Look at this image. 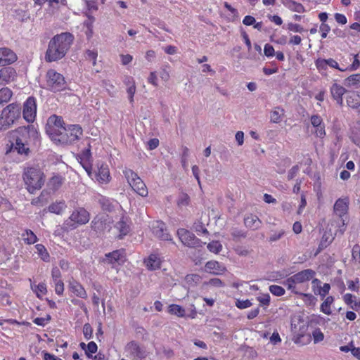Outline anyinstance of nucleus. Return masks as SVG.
Returning a JSON list of instances; mask_svg holds the SVG:
<instances>
[{
  "label": "nucleus",
  "mask_w": 360,
  "mask_h": 360,
  "mask_svg": "<svg viewBox=\"0 0 360 360\" xmlns=\"http://www.w3.org/2000/svg\"><path fill=\"white\" fill-rule=\"evenodd\" d=\"M300 168L297 165L293 166L288 172V179L292 180L299 172Z\"/></svg>",
  "instance_id": "338daca9"
},
{
  "label": "nucleus",
  "mask_w": 360,
  "mask_h": 360,
  "mask_svg": "<svg viewBox=\"0 0 360 360\" xmlns=\"http://www.w3.org/2000/svg\"><path fill=\"white\" fill-rule=\"evenodd\" d=\"M244 224L246 227L252 230H256L261 226L262 221L257 216L250 214L244 219Z\"/></svg>",
  "instance_id": "a878e982"
},
{
  "label": "nucleus",
  "mask_w": 360,
  "mask_h": 360,
  "mask_svg": "<svg viewBox=\"0 0 360 360\" xmlns=\"http://www.w3.org/2000/svg\"><path fill=\"white\" fill-rule=\"evenodd\" d=\"M347 105L353 108H357L359 105L360 100L359 96L356 93H351L347 97Z\"/></svg>",
  "instance_id": "ea45409f"
},
{
  "label": "nucleus",
  "mask_w": 360,
  "mask_h": 360,
  "mask_svg": "<svg viewBox=\"0 0 360 360\" xmlns=\"http://www.w3.org/2000/svg\"><path fill=\"white\" fill-rule=\"evenodd\" d=\"M348 289L351 291L359 292L360 289V281L358 278L355 280H349L347 281Z\"/></svg>",
  "instance_id": "37998d69"
},
{
  "label": "nucleus",
  "mask_w": 360,
  "mask_h": 360,
  "mask_svg": "<svg viewBox=\"0 0 360 360\" xmlns=\"http://www.w3.org/2000/svg\"><path fill=\"white\" fill-rule=\"evenodd\" d=\"M123 173L127 182L136 193L142 197L148 195V192L147 187L136 173L131 169H125Z\"/></svg>",
  "instance_id": "423d86ee"
},
{
  "label": "nucleus",
  "mask_w": 360,
  "mask_h": 360,
  "mask_svg": "<svg viewBox=\"0 0 360 360\" xmlns=\"http://www.w3.org/2000/svg\"><path fill=\"white\" fill-rule=\"evenodd\" d=\"M330 91L333 98L336 101L337 103H338L340 105H342V96L346 93V89L341 86L340 84L334 83L331 86Z\"/></svg>",
  "instance_id": "aec40b11"
},
{
  "label": "nucleus",
  "mask_w": 360,
  "mask_h": 360,
  "mask_svg": "<svg viewBox=\"0 0 360 360\" xmlns=\"http://www.w3.org/2000/svg\"><path fill=\"white\" fill-rule=\"evenodd\" d=\"M330 30V27L326 23H322L320 26V31L321 32V37L323 39L326 38L328 33Z\"/></svg>",
  "instance_id": "774afa93"
},
{
  "label": "nucleus",
  "mask_w": 360,
  "mask_h": 360,
  "mask_svg": "<svg viewBox=\"0 0 360 360\" xmlns=\"http://www.w3.org/2000/svg\"><path fill=\"white\" fill-rule=\"evenodd\" d=\"M189 201V196L186 193H181L179 197L177 204L179 207H185L188 205Z\"/></svg>",
  "instance_id": "09e8293b"
},
{
  "label": "nucleus",
  "mask_w": 360,
  "mask_h": 360,
  "mask_svg": "<svg viewBox=\"0 0 360 360\" xmlns=\"http://www.w3.org/2000/svg\"><path fill=\"white\" fill-rule=\"evenodd\" d=\"M64 122L61 117L56 115L49 117L46 125V133L53 141H55L57 136H59L64 129Z\"/></svg>",
  "instance_id": "9b49d317"
},
{
  "label": "nucleus",
  "mask_w": 360,
  "mask_h": 360,
  "mask_svg": "<svg viewBox=\"0 0 360 360\" xmlns=\"http://www.w3.org/2000/svg\"><path fill=\"white\" fill-rule=\"evenodd\" d=\"M347 217H342L340 218L337 221H335V226L338 228L335 233V235L342 236L345 233L347 228Z\"/></svg>",
  "instance_id": "4c0bfd02"
},
{
  "label": "nucleus",
  "mask_w": 360,
  "mask_h": 360,
  "mask_svg": "<svg viewBox=\"0 0 360 360\" xmlns=\"http://www.w3.org/2000/svg\"><path fill=\"white\" fill-rule=\"evenodd\" d=\"M315 65L316 68L319 70V71H324L327 69V60L323 59V58H318L315 61Z\"/></svg>",
  "instance_id": "8fccbe9b"
},
{
  "label": "nucleus",
  "mask_w": 360,
  "mask_h": 360,
  "mask_svg": "<svg viewBox=\"0 0 360 360\" xmlns=\"http://www.w3.org/2000/svg\"><path fill=\"white\" fill-rule=\"evenodd\" d=\"M115 228L118 230L120 236H125L129 231V226L127 217H122L115 224Z\"/></svg>",
  "instance_id": "f704fd0d"
},
{
  "label": "nucleus",
  "mask_w": 360,
  "mask_h": 360,
  "mask_svg": "<svg viewBox=\"0 0 360 360\" xmlns=\"http://www.w3.org/2000/svg\"><path fill=\"white\" fill-rule=\"evenodd\" d=\"M284 115L283 109L276 107L270 112V121L273 123H280Z\"/></svg>",
  "instance_id": "c9c22d12"
},
{
  "label": "nucleus",
  "mask_w": 360,
  "mask_h": 360,
  "mask_svg": "<svg viewBox=\"0 0 360 360\" xmlns=\"http://www.w3.org/2000/svg\"><path fill=\"white\" fill-rule=\"evenodd\" d=\"M282 4L293 12L304 13L305 11L304 6L299 2L292 0H282Z\"/></svg>",
  "instance_id": "bb28decb"
},
{
  "label": "nucleus",
  "mask_w": 360,
  "mask_h": 360,
  "mask_svg": "<svg viewBox=\"0 0 360 360\" xmlns=\"http://www.w3.org/2000/svg\"><path fill=\"white\" fill-rule=\"evenodd\" d=\"M22 108L12 103L4 108L0 113V130L9 129L20 117Z\"/></svg>",
  "instance_id": "20e7f679"
},
{
  "label": "nucleus",
  "mask_w": 360,
  "mask_h": 360,
  "mask_svg": "<svg viewBox=\"0 0 360 360\" xmlns=\"http://www.w3.org/2000/svg\"><path fill=\"white\" fill-rule=\"evenodd\" d=\"M186 281L188 283L197 284L200 281V276L197 274H191L186 276Z\"/></svg>",
  "instance_id": "5fc2aeb1"
},
{
  "label": "nucleus",
  "mask_w": 360,
  "mask_h": 360,
  "mask_svg": "<svg viewBox=\"0 0 360 360\" xmlns=\"http://www.w3.org/2000/svg\"><path fill=\"white\" fill-rule=\"evenodd\" d=\"M124 354L131 360H143L147 356V352L138 342L132 340L125 345Z\"/></svg>",
  "instance_id": "1a4fd4ad"
},
{
  "label": "nucleus",
  "mask_w": 360,
  "mask_h": 360,
  "mask_svg": "<svg viewBox=\"0 0 360 360\" xmlns=\"http://www.w3.org/2000/svg\"><path fill=\"white\" fill-rule=\"evenodd\" d=\"M285 233V231L283 230H280L278 231H275L273 233L270 237H269V242H275L281 239Z\"/></svg>",
  "instance_id": "6e6d98bb"
},
{
  "label": "nucleus",
  "mask_w": 360,
  "mask_h": 360,
  "mask_svg": "<svg viewBox=\"0 0 360 360\" xmlns=\"http://www.w3.org/2000/svg\"><path fill=\"white\" fill-rule=\"evenodd\" d=\"M352 257L354 260L360 263V245L356 244L352 248Z\"/></svg>",
  "instance_id": "e2e57ef3"
},
{
  "label": "nucleus",
  "mask_w": 360,
  "mask_h": 360,
  "mask_svg": "<svg viewBox=\"0 0 360 360\" xmlns=\"http://www.w3.org/2000/svg\"><path fill=\"white\" fill-rule=\"evenodd\" d=\"M83 334L86 340L92 338L93 329L89 323H85L83 326Z\"/></svg>",
  "instance_id": "3c124183"
},
{
  "label": "nucleus",
  "mask_w": 360,
  "mask_h": 360,
  "mask_svg": "<svg viewBox=\"0 0 360 360\" xmlns=\"http://www.w3.org/2000/svg\"><path fill=\"white\" fill-rule=\"evenodd\" d=\"M17 56L13 51L7 48H0V66H5L15 62Z\"/></svg>",
  "instance_id": "6ab92c4d"
},
{
  "label": "nucleus",
  "mask_w": 360,
  "mask_h": 360,
  "mask_svg": "<svg viewBox=\"0 0 360 360\" xmlns=\"http://www.w3.org/2000/svg\"><path fill=\"white\" fill-rule=\"evenodd\" d=\"M13 94V91L8 87L0 89V104L9 102Z\"/></svg>",
  "instance_id": "e433bc0d"
},
{
  "label": "nucleus",
  "mask_w": 360,
  "mask_h": 360,
  "mask_svg": "<svg viewBox=\"0 0 360 360\" xmlns=\"http://www.w3.org/2000/svg\"><path fill=\"white\" fill-rule=\"evenodd\" d=\"M345 82L349 86H353L359 84L360 82V74H354L348 77L345 79Z\"/></svg>",
  "instance_id": "de8ad7c7"
},
{
  "label": "nucleus",
  "mask_w": 360,
  "mask_h": 360,
  "mask_svg": "<svg viewBox=\"0 0 360 360\" xmlns=\"http://www.w3.org/2000/svg\"><path fill=\"white\" fill-rule=\"evenodd\" d=\"M225 271V266L217 261H209L205 266V272L214 275L221 274Z\"/></svg>",
  "instance_id": "412c9836"
},
{
  "label": "nucleus",
  "mask_w": 360,
  "mask_h": 360,
  "mask_svg": "<svg viewBox=\"0 0 360 360\" xmlns=\"http://www.w3.org/2000/svg\"><path fill=\"white\" fill-rule=\"evenodd\" d=\"M63 182L64 178L59 174H56L49 179L48 187L53 191H56L63 185Z\"/></svg>",
  "instance_id": "72a5a7b5"
},
{
  "label": "nucleus",
  "mask_w": 360,
  "mask_h": 360,
  "mask_svg": "<svg viewBox=\"0 0 360 360\" xmlns=\"http://www.w3.org/2000/svg\"><path fill=\"white\" fill-rule=\"evenodd\" d=\"M9 149L6 153L16 152L18 154L28 155L30 146L36 144L39 139V133L32 125L20 127L10 133Z\"/></svg>",
  "instance_id": "f257e3e1"
},
{
  "label": "nucleus",
  "mask_w": 360,
  "mask_h": 360,
  "mask_svg": "<svg viewBox=\"0 0 360 360\" xmlns=\"http://www.w3.org/2000/svg\"><path fill=\"white\" fill-rule=\"evenodd\" d=\"M67 205L64 200L56 201L49 207V211L56 214H61L66 209Z\"/></svg>",
  "instance_id": "7c9ffc66"
},
{
  "label": "nucleus",
  "mask_w": 360,
  "mask_h": 360,
  "mask_svg": "<svg viewBox=\"0 0 360 360\" xmlns=\"http://www.w3.org/2000/svg\"><path fill=\"white\" fill-rule=\"evenodd\" d=\"M0 77L4 85H6L14 81L16 72L11 67L4 68L0 70Z\"/></svg>",
  "instance_id": "5701e85b"
},
{
  "label": "nucleus",
  "mask_w": 360,
  "mask_h": 360,
  "mask_svg": "<svg viewBox=\"0 0 360 360\" xmlns=\"http://www.w3.org/2000/svg\"><path fill=\"white\" fill-rule=\"evenodd\" d=\"M22 238L24 242L28 245L34 244L37 240V237L31 230H25L22 234Z\"/></svg>",
  "instance_id": "58836bf2"
},
{
  "label": "nucleus",
  "mask_w": 360,
  "mask_h": 360,
  "mask_svg": "<svg viewBox=\"0 0 360 360\" xmlns=\"http://www.w3.org/2000/svg\"><path fill=\"white\" fill-rule=\"evenodd\" d=\"M125 260L124 253L122 250H118L105 255L102 262L105 264H110L115 266L116 264H122Z\"/></svg>",
  "instance_id": "dca6fc26"
},
{
  "label": "nucleus",
  "mask_w": 360,
  "mask_h": 360,
  "mask_svg": "<svg viewBox=\"0 0 360 360\" xmlns=\"http://www.w3.org/2000/svg\"><path fill=\"white\" fill-rule=\"evenodd\" d=\"M257 300L262 307H268L270 304V295L269 294H262L257 297Z\"/></svg>",
  "instance_id": "a18cd8bd"
},
{
  "label": "nucleus",
  "mask_w": 360,
  "mask_h": 360,
  "mask_svg": "<svg viewBox=\"0 0 360 360\" xmlns=\"http://www.w3.org/2000/svg\"><path fill=\"white\" fill-rule=\"evenodd\" d=\"M177 235L181 243L188 247H196L200 243V240L195 235L184 229H180L177 231Z\"/></svg>",
  "instance_id": "2eb2a0df"
},
{
  "label": "nucleus",
  "mask_w": 360,
  "mask_h": 360,
  "mask_svg": "<svg viewBox=\"0 0 360 360\" xmlns=\"http://www.w3.org/2000/svg\"><path fill=\"white\" fill-rule=\"evenodd\" d=\"M334 297L333 296H328L322 302L320 307V311L326 315L332 314V305L334 302Z\"/></svg>",
  "instance_id": "2f4dec72"
},
{
  "label": "nucleus",
  "mask_w": 360,
  "mask_h": 360,
  "mask_svg": "<svg viewBox=\"0 0 360 360\" xmlns=\"http://www.w3.org/2000/svg\"><path fill=\"white\" fill-rule=\"evenodd\" d=\"M94 178L100 184H108L111 180L108 166L106 164L102 163L98 167V171L95 173Z\"/></svg>",
  "instance_id": "a211bd4d"
},
{
  "label": "nucleus",
  "mask_w": 360,
  "mask_h": 360,
  "mask_svg": "<svg viewBox=\"0 0 360 360\" xmlns=\"http://www.w3.org/2000/svg\"><path fill=\"white\" fill-rule=\"evenodd\" d=\"M82 135V129L78 124H71L65 127L62 133L54 141L61 143H72Z\"/></svg>",
  "instance_id": "0eeeda50"
},
{
  "label": "nucleus",
  "mask_w": 360,
  "mask_h": 360,
  "mask_svg": "<svg viewBox=\"0 0 360 360\" xmlns=\"http://www.w3.org/2000/svg\"><path fill=\"white\" fill-rule=\"evenodd\" d=\"M160 257L155 253L151 254L144 260V263L148 269L153 271L160 268L162 264Z\"/></svg>",
  "instance_id": "4be33fe9"
},
{
  "label": "nucleus",
  "mask_w": 360,
  "mask_h": 360,
  "mask_svg": "<svg viewBox=\"0 0 360 360\" xmlns=\"http://www.w3.org/2000/svg\"><path fill=\"white\" fill-rule=\"evenodd\" d=\"M23 179L27 191L30 193H33L44 185V174L39 168L29 167L24 171Z\"/></svg>",
  "instance_id": "39448f33"
},
{
  "label": "nucleus",
  "mask_w": 360,
  "mask_h": 360,
  "mask_svg": "<svg viewBox=\"0 0 360 360\" xmlns=\"http://www.w3.org/2000/svg\"><path fill=\"white\" fill-rule=\"evenodd\" d=\"M252 302L249 300H237L236 301V306L240 309H247L252 306Z\"/></svg>",
  "instance_id": "603ef678"
},
{
  "label": "nucleus",
  "mask_w": 360,
  "mask_h": 360,
  "mask_svg": "<svg viewBox=\"0 0 360 360\" xmlns=\"http://www.w3.org/2000/svg\"><path fill=\"white\" fill-rule=\"evenodd\" d=\"M349 202V201L347 198L338 199L333 207L335 216L339 218L347 217Z\"/></svg>",
  "instance_id": "f3484780"
},
{
  "label": "nucleus",
  "mask_w": 360,
  "mask_h": 360,
  "mask_svg": "<svg viewBox=\"0 0 360 360\" xmlns=\"http://www.w3.org/2000/svg\"><path fill=\"white\" fill-rule=\"evenodd\" d=\"M314 133L316 136L319 138L323 139L326 136V131H325V124H322L321 125H319V127H316Z\"/></svg>",
  "instance_id": "13d9d810"
},
{
  "label": "nucleus",
  "mask_w": 360,
  "mask_h": 360,
  "mask_svg": "<svg viewBox=\"0 0 360 360\" xmlns=\"http://www.w3.org/2000/svg\"><path fill=\"white\" fill-rule=\"evenodd\" d=\"M30 281L31 283V289L36 294L38 298H41L47 293L46 284L44 282L36 285L32 283L31 279H30Z\"/></svg>",
  "instance_id": "c85d7f7f"
},
{
  "label": "nucleus",
  "mask_w": 360,
  "mask_h": 360,
  "mask_svg": "<svg viewBox=\"0 0 360 360\" xmlns=\"http://www.w3.org/2000/svg\"><path fill=\"white\" fill-rule=\"evenodd\" d=\"M342 299L345 303L352 309L357 311L360 309V299L356 300V296L350 293H346L342 297Z\"/></svg>",
  "instance_id": "cd10ccee"
},
{
  "label": "nucleus",
  "mask_w": 360,
  "mask_h": 360,
  "mask_svg": "<svg viewBox=\"0 0 360 360\" xmlns=\"http://www.w3.org/2000/svg\"><path fill=\"white\" fill-rule=\"evenodd\" d=\"M70 290L76 296L81 298H86L87 293L83 286L76 281H72L69 283Z\"/></svg>",
  "instance_id": "393cba45"
},
{
  "label": "nucleus",
  "mask_w": 360,
  "mask_h": 360,
  "mask_svg": "<svg viewBox=\"0 0 360 360\" xmlns=\"http://www.w3.org/2000/svg\"><path fill=\"white\" fill-rule=\"evenodd\" d=\"M22 116L25 121L32 123L37 116V102L34 97H29L23 103Z\"/></svg>",
  "instance_id": "f8f14e48"
},
{
  "label": "nucleus",
  "mask_w": 360,
  "mask_h": 360,
  "mask_svg": "<svg viewBox=\"0 0 360 360\" xmlns=\"http://www.w3.org/2000/svg\"><path fill=\"white\" fill-rule=\"evenodd\" d=\"M288 29L290 31L294 32H299L302 33L304 32V28L299 24L295 23H289L288 25Z\"/></svg>",
  "instance_id": "052dcab7"
},
{
  "label": "nucleus",
  "mask_w": 360,
  "mask_h": 360,
  "mask_svg": "<svg viewBox=\"0 0 360 360\" xmlns=\"http://www.w3.org/2000/svg\"><path fill=\"white\" fill-rule=\"evenodd\" d=\"M312 336L314 343H317L322 341L324 338L323 333L321 331L320 329H316L315 330H314Z\"/></svg>",
  "instance_id": "864d4df0"
},
{
  "label": "nucleus",
  "mask_w": 360,
  "mask_h": 360,
  "mask_svg": "<svg viewBox=\"0 0 360 360\" xmlns=\"http://www.w3.org/2000/svg\"><path fill=\"white\" fill-rule=\"evenodd\" d=\"M112 221L108 214L101 213L96 216L93 219L92 228L97 232H102L105 230H110Z\"/></svg>",
  "instance_id": "4468645a"
},
{
  "label": "nucleus",
  "mask_w": 360,
  "mask_h": 360,
  "mask_svg": "<svg viewBox=\"0 0 360 360\" xmlns=\"http://www.w3.org/2000/svg\"><path fill=\"white\" fill-rule=\"evenodd\" d=\"M316 273L312 269L301 271L283 281V285L291 292L297 295L309 289V281L311 280Z\"/></svg>",
  "instance_id": "7ed1b4c3"
},
{
  "label": "nucleus",
  "mask_w": 360,
  "mask_h": 360,
  "mask_svg": "<svg viewBox=\"0 0 360 360\" xmlns=\"http://www.w3.org/2000/svg\"><path fill=\"white\" fill-rule=\"evenodd\" d=\"M269 291L276 296L283 295L285 292V289L277 285H271L269 286Z\"/></svg>",
  "instance_id": "c03bdc74"
},
{
  "label": "nucleus",
  "mask_w": 360,
  "mask_h": 360,
  "mask_svg": "<svg viewBox=\"0 0 360 360\" xmlns=\"http://www.w3.org/2000/svg\"><path fill=\"white\" fill-rule=\"evenodd\" d=\"M123 82L127 86V93L128 94V99L131 103H134V96L136 91L135 81L133 77L127 76L124 77Z\"/></svg>",
  "instance_id": "b1692460"
},
{
  "label": "nucleus",
  "mask_w": 360,
  "mask_h": 360,
  "mask_svg": "<svg viewBox=\"0 0 360 360\" xmlns=\"http://www.w3.org/2000/svg\"><path fill=\"white\" fill-rule=\"evenodd\" d=\"M74 37L69 32H63L55 36L49 42L45 58L48 62H53L63 58L70 47Z\"/></svg>",
  "instance_id": "f03ea898"
},
{
  "label": "nucleus",
  "mask_w": 360,
  "mask_h": 360,
  "mask_svg": "<svg viewBox=\"0 0 360 360\" xmlns=\"http://www.w3.org/2000/svg\"><path fill=\"white\" fill-rule=\"evenodd\" d=\"M46 81V88L50 91L57 92L65 89L66 82L64 77L53 69L47 71Z\"/></svg>",
  "instance_id": "6e6552de"
},
{
  "label": "nucleus",
  "mask_w": 360,
  "mask_h": 360,
  "mask_svg": "<svg viewBox=\"0 0 360 360\" xmlns=\"http://www.w3.org/2000/svg\"><path fill=\"white\" fill-rule=\"evenodd\" d=\"M311 124L314 127H319V125H321L322 124H324L323 122V119L321 116L318 115H314L311 117Z\"/></svg>",
  "instance_id": "4d7b16f0"
},
{
  "label": "nucleus",
  "mask_w": 360,
  "mask_h": 360,
  "mask_svg": "<svg viewBox=\"0 0 360 360\" xmlns=\"http://www.w3.org/2000/svg\"><path fill=\"white\" fill-rule=\"evenodd\" d=\"M89 219V213L84 208L79 207L72 212L64 224L69 228L75 229L77 225L86 224Z\"/></svg>",
  "instance_id": "9d476101"
},
{
  "label": "nucleus",
  "mask_w": 360,
  "mask_h": 360,
  "mask_svg": "<svg viewBox=\"0 0 360 360\" xmlns=\"http://www.w3.org/2000/svg\"><path fill=\"white\" fill-rule=\"evenodd\" d=\"M35 248L41 259L44 262H48L49 260L50 256L46 248L42 244H37Z\"/></svg>",
  "instance_id": "a19ab883"
},
{
  "label": "nucleus",
  "mask_w": 360,
  "mask_h": 360,
  "mask_svg": "<svg viewBox=\"0 0 360 360\" xmlns=\"http://www.w3.org/2000/svg\"><path fill=\"white\" fill-rule=\"evenodd\" d=\"M304 302L306 307L309 308H314L316 304L317 298L311 293H304L302 292L297 294Z\"/></svg>",
  "instance_id": "c756f323"
},
{
  "label": "nucleus",
  "mask_w": 360,
  "mask_h": 360,
  "mask_svg": "<svg viewBox=\"0 0 360 360\" xmlns=\"http://www.w3.org/2000/svg\"><path fill=\"white\" fill-rule=\"evenodd\" d=\"M207 249L214 254H218L222 250V245L217 240H213L208 243Z\"/></svg>",
  "instance_id": "79ce46f5"
},
{
  "label": "nucleus",
  "mask_w": 360,
  "mask_h": 360,
  "mask_svg": "<svg viewBox=\"0 0 360 360\" xmlns=\"http://www.w3.org/2000/svg\"><path fill=\"white\" fill-rule=\"evenodd\" d=\"M97 345L91 341L88 343L85 353L88 357H91L93 354H95L97 351Z\"/></svg>",
  "instance_id": "49530a36"
},
{
  "label": "nucleus",
  "mask_w": 360,
  "mask_h": 360,
  "mask_svg": "<svg viewBox=\"0 0 360 360\" xmlns=\"http://www.w3.org/2000/svg\"><path fill=\"white\" fill-rule=\"evenodd\" d=\"M152 233L162 240L172 241L171 235L167 232L165 224L161 221H153L150 226Z\"/></svg>",
  "instance_id": "ddd939ff"
},
{
  "label": "nucleus",
  "mask_w": 360,
  "mask_h": 360,
  "mask_svg": "<svg viewBox=\"0 0 360 360\" xmlns=\"http://www.w3.org/2000/svg\"><path fill=\"white\" fill-rule=\"evenodd\" d=\"M264 53L266 57H272L275 55L274 49L269 44H265L264 48Z\"/></svg>",
  "instance_id": "0e129e2a"
},
{
  "label": "nucleus",
  "mask_w": 360,
  "mask_h": 360,
  "mask_svg": "<svg viewBox=\"0 0 360 360\" xmlns=\"http://www.w3.org/2000/svg\"><path fill=\"white\" fill-rule=\"evenodd\" d=\"M95 20V18L91 15H88V20L84 22V25L86 27L88 31L89 32V35H91L93 32V24Z\"/></svg>",
  "instance_id": "bf43d9fd"
},
{
  "label": "nucleus",
  "mask_w": 360,
  "mask_h": 360,
  "mask_svg": "<svg viewBox=\"0 0 360 360\" xmlns=\"http://www.w3.org/2000/svg\"><path fill=\"white\" fill-rule=\"evenodd\" d=\"M334 239V237L331 235L324 234L322 237L321 241V245L326 247L328 244H330Z\"/></svg>",
  "instance_id": "69168bd1"
},
{
  "label": "nucleus",
  "mask_w": 360,
  "mask_h": 360,
  "mask_svg": "<svg viewBox=\"0 0 360 360\" xmlns=\"http://www.w3.org/2000/svg\"><path fill=\"white\" fill-rule=\"evenodd\" d=\"M167 312L179 318L186 316V309L181 306L176 304L169 305Z\"/></svg>",
  "instance_id": "473e14b6"
},
{
  "label": "nucleus",
  "mask_w": 360,
  "mask_h": 360,
  "mask_svg": "<svg viewBox=\"0 0 360 360\" xmlns=\"http://www.w3.org/2000/svg\"><path fill=\"white\" fill-rule=\"evenodd\" d=\"M330 290V284L324 283L323 286L319 288L317 295H319L322 297H324L329 292Z\"/></svg>",
  "instance_id": "680f3d73"
}]
</instances>
